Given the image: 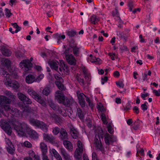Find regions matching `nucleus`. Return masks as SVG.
Masks as SVG:
<instances>
[{"instance_id":"nucleus-44","label":"nucleus","mask_w":160,"mask_h":160,"mask_svg":"<svg viewBox=\"0 0 160 160\" xmlns=\"http://www.w3.org/2000/svg\"><path fill=\"white\" fill-rule=\"evenodd\" d=\"M18 98L20 99V100L22 101L23 102L24 101L26 97V96L21 93L18 94Z\"/></svg>"},{"instance_id":"nucleus-6","label":"nucleus","mask_w":160,"mask_h":160,"mask_svg":"<svg viewBox=\"0 0 160 160\" xmlns=\"http://www.w3.org/2000/svg\"><path fill=\"white\" fill-rule=\"evenodd\" d=\"M19 65L25 71L27 72L30 69L32 64L28 60H24L20 62Z\"/></svg>"},{"instance_id":"nucleus-23","label":"nucleus","mask_w":160,"mask_h":160,"mask_svg":"<svg viewBox=\"0 0 160 160\" xmlns=\"http://www.w3.org/2000/svg\"><path fill=\"white\" fill-rule=\"evenodd\" d=\"M77 146L78 148H76L75 153L81 154L83 152V148L82 143L80 141H78Z\"/></svg>"},{"instance_id":"nucleus-58","label":"nucleus","mask_w":160,"mask_h":160,"mask_svg":"<svg viewBox=\"0 0 160 160\" xmlns=\"http://www.w3.org/2000/svg\"><path fill=\"white\" fill-rule=\"evenodd\" d=\"M133 111L136 114H138L139 112V110L138 107L135 106L133 109Z\"/></svg>"},{"instance_id":"nucleus-38","label":"nucleus","mask_w":160,"mask_h":160,"mask_svg":"<svg viewBox=\"0 0 160 160\" xmlns=\"http://www.w3.org/2000/svg\"><path fill=\"white\" fill-rule=\"evenodd\" d=\"M50 92L49 88L47 87L43 89L42 91V93L46 96H47L49 94Z\"/></svg>"},{"instance_id":"nucleus-35","label":"nucleus","mask_w":160,"mask_h":160,"mask_svg":"<svg viewBox=\"0 0 160 160\" xmlns=\"http://www.w3.org/2000/svg\"><path fill=\"white\" fill-rule=\"evenodd\" d=\"M54 76L55 78L57 80L56 82H63V80L61 75L59 74H55Z\"/></svg>"},{"instance_id":"nucleus-13","label":"nucleus","mask_w":160,"mask_h":160,"mask_svg":"<svg viewBox=\"0 0 160 160\" xmlns=\"http://www.w3.org/2000/svg\"><path fill=\"white\" fill-rule=\"evenodd\" d=\"M60 152L65 160H72L69 154H68L65 149L63 148H60Z\"/></svg>"},{"instance_id":"nucleus-3","label":"nucleus","mask_w":160,"mask_h":160,"mask_svg":"<svg viewBox=\"0 0 160 160\" xmlns=\"http://www.w3.org/2000/svg\"><path fill=\"white\" fill-rule=\"evenodd\" d=\"M103 137V132L102 129L98 131V134H96L95 136L94 143L96 146L101 151H103L104 148L101 143L100 138L102 139Z\"/></svg>"},{"instance_id":"nucleus-56","label":"nucleus","mask_w":160,"mask_h":160,"mask_svg":"<svg viewBox=\"0 0 160 160\" xmlns=\"http://www.w3.org/2000/svg\"><path fill=\"white\" fill-rule=\"evenodd\" d=\"M95 60V61H91V62H96L99 64L100 63V59L99 58H96V57H94Z\"/></svg>"},{"instance_id":"nucleus-63","label":"nucleus","mask_w":160,"mask_h":160,"mask_svg":"<svg viewBox=\"0 0 160 160\" xmlns=\"http://www.w3.org/2000/svg\"><path fill=\"white\" fill-rule=\"evenodd\" d=\"M43 7L44 9H46V10H48V9L50 8V6L48 3H45L44 4Z\"/></svg>"},{"instance_id":"nucleus-33","label":"nucleus","mask_w":160,"mask_h":160,"mask_svg":"<svg viewBox=\"0 0 160 160\" xmlns=\"http://www.w3.org/2000/svg\"><path fill=\"white\" fill-rule=\"evenodd\" d=\"M77 110V114H78L79 118L81 120L83 119L84 118V115L82 110L80 108H78Z\"/></svg>"},{"instance_id":"nucleus-12","label":"nucleus","mask_w":160,"mask_h":160,"mask_svg":"<svg viewBox=\"0 0 160 160\" xmlns=\"http://www.w3.org/2000/svg\"><path fill=\"white\" fill-rule=\"evenodd\" d=\"M48 63L50 67L52 69H54L56 71H58L59 62L56 60H49L48 62Z\"/></svg>"},{"instance_id":"nucleus-28","label":"nucleus","mask_w":160,"mask_h":160,"mask_svg":"<svg viewBox=\"0 0 160 160\" xmlns=\"http://www.w3.org/2000/svg\"><path fill=\"white\" fill-rule=\"evenodd\" d=\"M40 148L42 151V155L47 154L48 152L47 147L45 143L43 142L41 143Z\"/></svg>"},{"instance_id":"nucleus-51","label":"nucleus","mask_w":160,"mask_h":160,"mask_svg":"<svg viewBox=\"0 0 160 160\" xmlns=\"http://www.w3.org/2000/svg\"><path fill=\"white\" fill-rule=\"evenodd\" d=\"M102 84H104L105 82H107L108 80V77L107 76H105L103 78L102 77Z\"/></svg>"},{"instance_id":"nucleus-20","label":"nucleus","mask_w":160,"mask_h":160,"mask_svg":"<svg viewBox=\"0 0 160 160\" xmlns=\"http://www.w3.org/2000/svg\"><path fill=\"white\" fill-rule=\"evenodd\" d=\"M49 105L50 107L53 109L54 110L56 111H58V113L62 114V111L61 109L57 105H56L54 103L52 102H49Z\"/></svg>"},{"instance_id":"nucleus-49","label":"nucleus","mask_w":160,"mask_h":160,"mask_svg":"<svg viewBox=\"0 0 160 160\" xmlns=\"http://www.w3.org/2000/svg\"><path fill=\"white\" fill-rule=\"evenodd\" d=\"M128 6L129 7L130 11H132L133 8V4L132 1H129L128 3Z\"/></svg>"},{"instance_id":"nucleus-57","label":"nucleus","mask_w":160,"mask_h":160,"mask_svg":"<svg viewBox=\"0 0 160 160\" xmlns=\"http://www.w3.org/2000/svg\"><path fill=\"white\" fill-rule=\"evenodd\" d=\"M42 160H50L46 154L42 155Z\"/></svg>"},{"instance_id":"nucleus-4","label":"nucleus","mask_w":160,"mask_h":160,"mask_svg":"<svg viewBox=\"0 0 160 160\" xmlns=\"http://www.w3.org/2000/svg\"><path fill=\"white\" fill-rule=\"evenodd\" d=\"M27 92L29 95L32 97L33 98L42 105H45L44 101L42 100L41 98V97L33 89L31 88L28 89V90Z\"/></svg>"},{"instance_id":"nucleus-37","label":"nucleus","mask_w":160,"mask_h":160,"mask_svg":"<svg viewBox=\"0 0 160 160\" xmlns=\"http://www.w3.org/2000/svg\"><path fill=\"white\" fill-rule=\"evenodd\" d=\"M73 48V52L74 54L76 56H78V54L79 53V48L76 46L71 47Z\"/></svg>"},{"instance_id":"nucleus-30","label":"nucleus","mask_w":160,"mask_h":160,"mask_svg":"<svg viewBox=\"0 0 160 160\" xmlns=\"http://www.w3.org/2000/svg\"><path fill=\"white\" fill-rule=\"evenodd\" d=\"M142 122L138 119H137L133 123L132 125V128L135 130H137L139 129V126Z\"/></svg>"},{"instance_id":"nucleus-59","label":"nucleus","mask_w":160,"mask_h":160,"mask_svg":"<svg viewBox=\"0 0 160 160\" xmlns=\"http://www.w3.org/2000/svg\"><path fill=\"white\" fill-rule=\"evenodd\" d=\"M45 11L46 12L47 15L48 17H50L52 15V13L51 11H48V10L47 9L45 10Z\"/></svg>"},{"instance_id":"nucleus-61","label":"nucleus","mask_w":160,"mask_h":160,"mask_svg":"<svg viewBox=\"0 0 160 160\" xmlns=\"http://www.w3.org/2000/svg\"><path fill=\"white\" fill-rule=\"evenodd\" d=\"M74 157L76 159L79 160L81 158V154L75 153Z\"/></svg>"},{"instance_id":"nucleus-19","label":"nucleus","mask_w":160,"mask_h":160,"mask_svg":"<svg viewBox=\"0 0 160 160\" xmlns=\"http://www.w3.org/2000/svg\"><path fill=\"white\" fill-rule=\"evenodd\" d=\"M43 139L46 142L53 143L54 141V138L52 135L44 133L43 134Z\"/></svg>"},{"instance_id":"nucleus-7","label":"nucleus","mask_w":160,"mask_h":160,"mask_svg":"<svg viewBox=\"0 0 160 160\" xmlns=\"http://www.w3.org/2000/svg\"><path fill=\"white\" fill-rule=\"evenodd\" d=\"M65 58L67 62L69 64L72 65H75L76 60L72 54H66L65 56Z\"/></svg>"},{"instance_id":"nucleus-21","label":"nucleus","mask_w":160,"mask_h":160,"mask_svg":"<svg viewBox=\"0 0 160 160\" xmlns=\"http://www.w3.org/2000/svg\"><path fill=\"white\" fill-rule=\"evenodd\" d=\"M70 132L73 138L76 139L78 138V132L77 130L72 126L70 128Z\"/></svg>"},{"instance_id":"nucleus-10","label":"nucleus","mask_w":160,"mask_h":160,"mask_svg":"<svg viewBox=\"0 0 160 160\" xmlns=\"http://www.w3.org/2000/svg\"><path fill=\"white\" fill-rule=\"evenodd\" d=\"M77 96L79 100V102L82 107L83 108L85 106L84 97L86 96L83 93H77Z\"/></svg>"},{"instance_id":"nucleus-26","label":"nucleus","mask_w":160,"mask_h":160,"mask_svg":"<svg viewBox=\"0 0 160 160\" xmlns=\"http://www.w3.org/2000/svg\"><path fill=\"white\" fill-rule=\"evenodd\" d=\"M2 63L4 66L6 67L8 69L11 67L10 61L6 58H3L1 60Z\"/></svg>"},{"instance_id":"nucleus-64","label":"nucleus","mask_w":160,"mask_h":160,"mask_svg":"<svg viewBox=\"0 0 160 160\" xmlns=\"http://www.w3.org/2000/svg\"><path fill=\"white\" fill-rule=\"evenodd\" d=\"M72 52V50H70V48H68L67 49H66L64 53H65L66 55Z\"/></svg>"},{"instance_id":"nucleus-27","label":"nucleus","mask_w":160,"mask_h":160,"mask_svg":"<svg viewBox=\"0 0 160 160\" xmlns=\"http://www.w3.org/2000/svg\"><path fill=\"white\" fill-rule=\"evenodd\" d=\"M20 128L19 129V130L22 132H23L24 131L29 129V126L24 122H22L20 124Z\"/></svg>"},{"instance_id":"nucleus-5","label":"nucleus","mask_w":160,"mask_h":160,"mask_svg":"<svg viewBox=\"0 0 160 160\" xmlns=\"http://www.w3.org/2000/svg\"><path fill=\"white\" fill-rule=\"evenodd\" d=\"M0 126L8 135H10L11 134L12 128L9 123L2 119L0 122Z\"/></svg>"},{"instance_id":"nucleus-32","label":"nucleus","mask_w":160,"mask_h":160,"mask_svg":"<svg viewBox=\"0 0 160 160\" xmlns=\"http://www.w3.org/2000/svg\"><path fill=\"white\" fill-rule=\"evenodd\" d=\"M54 37L58 40V43H60V40L61 39H64L65 38V36L64 35H62L58 33H56L53 35Z\"/></svg>"},{"instance_id":"nucleus-18","label":"nucleus","mask_w":160,"mask_h":160,"mask_svg":"<svg viewBox=\"0 0 160 160\" xmlns=\"http://www.w3.org/2000/svg\"><path fill=\"white\" fill-rule=\"evenodd\" d=\"M11 100L5 96H0V106L5 105V104H9L11 103Z\"/></svg>"},{"instance_id":"nucleus-46","label":"nucleus","mask_w":160,"mask_h":160,"mask_svg":"<svg viewBox=\"0 0 160 160\" xmlns=\"http://www.w3.org/2000/svg\"><path fill=\"white\" fill-rule=\"evenodd\" d=\"M117 85L120 88H123L124 86V84L123 82L121 81L117 82H116Z\"/></svg>"},{"instance_id":"nucleus-31","label":"nucleus","mask_w":160,"mask_h":160,"mask_svg":"<svg viewBox=\"0 0 160 160\" xmlns=\"http://www.w3.org/2000/svg\"><path fill=\"white\" fill-rule=\"evenodd\" d=\"M50 117L54 120L56 123H59L61 121V119L58 116L54 114H52L50 115Z\"/></svg>"},{"instance_id":"nucleus-2","label":"nucleus","mask_w":160,"mask_h":160,"mask_svg":"<svg viewBox=\"0 0 160 160\" xmlns=\"http://www.w3.org/2000/svg\"><path fill=\"white\" fill-rule=\"evenodd\" d=\"M29 122L32 125L39 128L45 132H46L48 130V126L41 121L33 118H30L29 120Z\"/></svg>"},{"instance_id":"nucleus-16","label":"nucleus","mask_w":160,"mask_h":160,"mask_svg":"<svg viewBox=\"0 0 160 160\" xmlns=\"http://www.w3.org/2000/svg\"><path fill=\"white\" fill-rule=\"evenodd\" d=\"M28 134L29 137L34 139H38V134L34 130L30 129L28 132Z\"/></svg>"},{"instance_id":"nucleus-36","label":"nucleus","mask_w":160,"mask_h":160,"mask_svg":"<svg viewBox=\"0 0 160 160\" xmlns=\"http://www.w3.org/2000/svg\"><path fill=\"white\" fill-rule=\"evenodd\" d=\"M76 78L77 80L81 85L84 86L85 85V84L84 82V79H83L80 78L78 76H76Z\"/></svg>"},{"instance_id":"nucleus-1","label":"nucleus","mask_w":160,"mask_h":160,"mask_svg":"<svg viewBox=\"0 0 160 160\" xmlns=\"http://www.w3.org/2000/svg\"><path fill=\"white\" fill-rule=\"evenodd\" d=\"M55 99L60 103H62L67 107H69L73 103L74 101L72 99H69L64 95L60 91H57L55 94Z\"/></svg>"},{"instance_id":"nucleus-53","label":"nucleus","mask_w":160,"mask_h":160,"mask_svg":"<svg viewBox=\"0 0 160 160\" xmlns=\"http://www.w3.org/2000/svg\"><path fill=\"white\" fill-rule=\"evenodd\" d=\"M153 92L154 93L155 95L157 96H160V90H158V91L153 90Z\"/></svg>"},{"instance_id":"nucleus-50","label":"nucleus","mask_w":160,"mask_h":160,"mask_svg":"<svg viewBox=\"0 0 160 160\" xmlns=\"http://www.w3.org/2000/svg\"><path fill=\"white\" fill-rule=\"evenodd\" d=\"M23 102H26L27 104H31L32 103L31 100L27 97H26L24 101Z\"/></svg>"},{"instance_id":"nucleus-43","label":"nucleus","mask_w":160,"mask_h":160,"mask_svg":"<svg viewBox=\"0 0 160 160\" xmlns=\"http://www.w3.org/2000/svg\"><path fill=\"white\" fill-rule=\"evenodd\" d=\"M15 55L18 58H23L24 56V53H22L19 51L16 52L15 53Z\"/></svg>"},{"instance_id":"nucleus-8","label":"nucleus","mask_w":160,"mask_h":160,"mask_svg":"<svg viewBox=\"0 0 160 160\" xmlns=\"http://www.w3.org/2000/svg\"><path fill=\"white\" fill-rule=\"evenodd\" d=\"M104 141L107 145H109L112 143L115 140L113 136L107 133L104 135Z\"/></svg>"},{"instance_id":"nucleus-9","label":"nucleus","mask_w":160,"mask_h":160,"mask_svg":"<svg viewBox=\"0 0 160 160\" xmlns=\"http://www.w3.org/2000/svg\"><path fill=\"white\" fill-rule=\"evenodd\" d=\"M10 80H9L7 81H5L4 82L5 84L15 89H18L19 87V84L17 81H12L11 82Z\"/></svg>"},{"instance_id":"nucleus-60","label":"nucleus","mask_w":160,"mask_h":160,"mask_svg":"<svg viewBox=\"0 0 160 160\" xmlns=\"http://www.w3.org/2000/svg\"><path fill=\"white\" fill-rule=\"evenodd\" d=\"M6 143L7 145H8V146H9L12 145L11 141H10V140L9 139H6Z\"/></svg>"},{"instance_id":"nucleus-42","label":"nucleus","mask_w":160,"mask_h":160,"mask_svg":"<svg viewBox=\"0 0 160 160\" xmlns=\"http://www.w3.org/2000/svg\"><path fill=\"white\" fill-rule=\"evenodd\" d=\"M5 15L7 17L9 18L12 15V13L7 8L5 9Z\"/></svg>"},{"instance_id":"nucleus-47","label":"nucleus","mask_w":160,"mask_h":160,"mask_svg":"<svg viewBox=\"0 0 160 160\" xmlns=\"http://www.w3.org/2000/svg\"><path fill=\"white\" fill-rule=\"evenodd\" d=\"M101 120L103 121L104 124H106L107 123V122L106 120V117L104 114H102L101 115Z\"/></svg>"},{"instance_id":"nucleus-22","label":"nucleus","mask_w":160,"mask_h":160,"mask_svg":"<svg viewBox=\"0 0 160 160\" xmlns=\"http://www.w3.org/2000/svg\"><path fill=\"white\" fill-rule=\"evenodd\" d=\"M35 80V78L32 75L29 74L26 76L25 78L26 82L28 84H31Z\"/></svg>"},{"instance_id":"nucleus-25","label":"nucleus","mask_w":160,"mask_h":160,"mask_svg":"<svg viewBox=\"0 0 160 160\" xmlns=\"http://www.w3.org/2000/svg\"><path fill=\"white\" fill-rule=\"evenodd\" d=\"M65 147L69 151H72L73 147L71 142L68 140H64L63 142Z\"/></svg>"},{"instance_id":"nucleus-24","label":"nucleus","mask_w":160,"mask_h":160,"mask_svg":"<svg viewBox=\"0 0 160 160\" xmlns=\"http://www.w3.org/2000/svg\"><path fill=\"white\" fill-rule=\"evenodd\" d=\"M60 139L62 140H64L68 138V133L65 129L63 128H62L61 129L60 132Z\"/></svg>"},{"instance_id":"nucleus-11","label":"nucleus","mask_w":160,"mask_h":160,"mask_svg":"<svg viewBox=\"0 0 160 160\" xmlns=\"http://www.w3.org/2000/svg\"><path fill=\"white\" fill-rule=\"evenodd\" d=\"M0 74L1 75L4 77V82L7 80H11V76L3 68H1L0 69Z\"/></svg>"},{"instance_id":"nucleus-15","label":"nucleus","mask_w":160,"mask_h":160,"mask_svg":"<svg viewBox=\"0 0 160 160\" xmlns=\"http://www.w3.org/2000/svg\"><path fill=\"white\" fill-rule=\"evenodd\" d=\"M1 50L2 54L4 56L9 57L11 55L12 52L11 50L5 46L1 47Z\"/></svg>"},{"instance_id":"nucleus-55","label":"nucleus","mask_w":160,"mask_h":160,"mask_svg":"<svg viewBox=\"0 0 160 160\" xmlns=\"http://www.w3.org/2000/svg\"><path fill=\"white\" fill-rule=\"evenodd\" d=\"M108 131L109 133L110 134H112L113 133V130L112 128V127L111 126L109 125L107 127Z\"/></svg>"},{"instance_id":"nucleus-17","label":"nucleus","mask_w":160,"mask_h":160,"mask_svg":"<svg viewBox=\"0 0 160 160\" xmlns=\"http://www.w3.org/2000/svg\"><path fill=\"white\" fill-rule=\"evenodd\" d=\"M50 153L57 160H62V158L59 153L54 149H50Z\"/></svg>"},{"instance_id":"nucleus-52","label":"nucleus","mask_w":160,"mask_h":160,"mask_svg":"<svg viewBox=\"0 0 160 160\" xmlns=\"http://www.w3.org/2000/svg\"><path fill=\"white\" fill-rule=\"evenodd\" d=\"M92 160H99L97 157L96 154L95 152H93L92 154Z\"/></svg>"},{"instance_id":"nucleus-45","label":"nucleus","mask_w":160,"mask_h":160,"mask_svg":"<svg viewBox=\"0 0 160 160\" xmlns=\"http://www.w3.org/2000/svg\"><path fill=\"white\" fill-rule=\"evenodd\" d=\"M60 132V129L58 127H55L53 128L52 132L54 135L58 134Z\"/></svg>"},{"instance_id":"nucleus-29","label":"nucleus","mask_w":160,"mask_h":160,"mask_svg":"<svg viewBox=\"0 0 160 160\" xmlns=\"http://www.w3.org/2000/svg\"><path fill=\"white\" fill-rule=\"evenodd\" d=\"M29 154V158H34V160H40V157L38 155H36L34 152L32 150H30L28 152Z\"/></svg>"},{"instance_id":"nucleus-34","label":"nucleus","mask_w":160,"mask_h":160,"mask_svg":"<svg viewBox=\"0 0 160 160\" xmlns=\"http://www.w3.org/2000/svg\"><path fill=\"white\" fill-rule=\"evenodd\" d=\"M67 34L69 37H74L77 34V32L74 30L68 31L67 32Z\"/></svg>"},{"instance_id":"nucleus-40","label":"nucleus","mask_w":160,"mask_h":160,"mask_svg":"<svg viewBox=\"0 0 160 160\" xmlns=\"http://www.w3.org/2000/svg\"><path fill=\"white\" fill-rule=\"evenodd\" d=\"M63 82H55V83L60 90L64 89V86L62 83Z\"/></svg>"},{"instance_id":"nucleus-41","label":"nucleus","mask_w":160,"mask_h":160,"mask_svg":"<svg viewBox=\"0 0 160 160\" xmlns=\"http://www.w3.org/2000/svg\"><path fill=\"white\" fill-rule=\"evenodd\" d=\"M22 146L28 148H31L32 147L31 143L28 141H25L23 144Z\"/></svg>"},{"instance_id":"nucleus-62","label":"nucleus","mask_w":160,"mask_h":160,"mask_svg":"<svg viewBox=\"0 0 160 160\" xmlns=\"http://www.w3.org/2000/svg\"><path fill=\"white\" fill-rule=\"evenodd\" d=\"M137 152L138 153H139L142 156H143L144 155V150L142 149H141L140 150H137Z\"/></svg>"},{"instance_id":"nucleus-54","label":"nucleus","mask_w":160,"mask_h":160,"mask_svg":"<svg viewBox=\"0 0 160 160\" xmlns=\"http://www.w3.org/2000/svg\"><path fill=\"white\" fill-rule=\"evenodd\" d=\"M141 107L142 108V110H143L144 111L146 110L148 108V107L146 105V103L142 104L141 106Z\"/></svg>"},{"instance_id":"nucleus-39","label":"nucleus","mask_w":160,"mask_h":160,"mask_svg":"<svg viewBox=\"0 0 160 160\" xmlns=\"http://www.w3.org/2000/svg\"><path fill=\"white\" fill-rule=\"evenodd\" d=\"M7 150L9 153L12 154L14 153V151L13 146L12 145L7 147Z\"/></svg>"},{"instance_id":"nucleus-48","label":"nucleus","mask_w":160,"mask_h":160,"mask_svg":"<svg viewBox=\"0 0 160 160\" xmlns=\"http://www.w3.org/2000/svg\"><path fill=\"white\" fill-rule=\"evenodd\" d=\"M1 106L2 108H3L5 111H9L11 109L10 108L9 105H3Z\"/></svg>"},{"instance_id":"nucleus-14","label":"nucleus","mask_w":160,"mask_h":160,"mask_svg":"<svg viewBox=\"0 0 160 160\" xmlns=\"http://www.w3.org/2000/svg\"><path fill=\"white\" fill-rule=\"evenodd\" d=\"M100 20V18L98 16L96 15H93L90 17L89 22L92 24L96 25L98 23Z\"/></svg>"}]
</instances>
